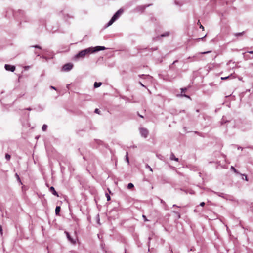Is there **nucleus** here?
<instances>
[{
  "label": "nucleus",
  "instance_id": "1",
  "mask_svg": "<svg viewBox=\"0 0 253 253\" xmlns=\"http://www.w3.org/2000/svg\"><path fill=\"white\" fill-rule=\"evenodd\" d=\"M106 48L104 46H97L95 47H89L80 51L75 56L76 58H84L86 55L104 50Z\"/></svg>",
  "mask_w": 253,
  "mask_h": 253
},
{
  "label": "nucleus",
  "instance_id": "2",
  "mask_svg": "<svg viewBox=\"0 0 253 253\" xmlns=\"http://www.w3.org/2000/svg\"><path fill=\"white\" fill-rule=\"evenodd\" d=\"M123 10L121 9L118 10L111 18L109 22L107 24L106 26H111L123 13Z\"/></svg>",
  "mask_w": 253,
  "mask_h": 253
},
{
  "label": "nucleus",
  "instance_id": "3",
  "mask_svg": "<svg viewBox=\"0 0 253 253\" xmlns=\"http://www.w3.org/2000/svg\"><path fill=\"white\" fill-rule=\"evenodd\" d=\"M73 67V64L71 63H67L63 66L62 71L64 72H68L70 71Z\"/></svg>",
  "mask_w": 253,
  "mask_h": 253
},
{
  "label": "nucleus",
  "instance_id": "4",
  "mask_svg": "<svg viewBox=\"0 0 253 253\" xmlns=\"http://www.w3.org/2000/svg\"><path fill=\"white\" fill-rule=\"evenodd\" d=\"M140 132L142 136L146 138L148 135V131L146 128H140Z\"/></svg>",
  "mask_w": 253,
  "mask_h": 253
},
{
  "label": "nucleus",
  "instance_id": "5",
  "mask_svg": "<svg viewBox=\"0 0 253 253\" xmlns=\"http://www.w3.org/2000/svg\"><path fill=\"white\" fill-rule=\"evenodd\" d=\"M151 5L152 4H147V5L139 6L137 7L136 10L138 12H141V13H142L145 10V9H146V7H148Z\"/></svg>",
  "mask_w": 253,
  "mask_h": 253
},
{
  "label": "nucleus",
  "instance_id": "6",
  "mask_svg": "<svg viewBox=\"0 0 253 253\" xmlns=\"http://www.w3.org/2000/svg\"><path fill=\"white\" fill-rule=\"evenodd\" d=\"M5 69L7 71H10L11 72L14 71L15 67L14 66H12L8 64H5L4 66Z\"/></svg>",
  "mask_w": 253,
  "mask_h": 253
},
{
  "label": "nucleus",
  "instance_id": "7",
  "mask_svg": "<svg viewBox=\"0 0 253 253\" xmlns=\"http://www.w3.org/2000/svg\"><path fill=\"white\" fill-rule=\"evenodd\" d=\"M245 34V31H243L242 32H239V33H233V35L236 37H240L243 36Z\"/></svg>",
  "mask_w": 253,
  "mask_h": 253
},
{
  "label": "nucleus",
  "instance_id": "8",
  "mask_svg": "<svg viewBox=\"0 0 253 253\" xmlns=\"http://www.w3.org/2000/svg\"><path fill=\"white\" fill-rule=\"evenodd\" d=\"M49 190L51 192H52V193L55 195V196H58V193L56 191L55 188L53 187V186H51L50 189H49Z\"/></svg>",
  "mask_w": 253,
  "mask_h": 253
},
{
  "label": "nucleus",
  "instance_id": "9",
  "mask_svg": "<svg viewBox=\"0 0 253 253\" xmlns=\"http://www.w3.org/2000/svg\"><path fill=\"white\" fill-rule=\"evenodd\" d=\"M170 159L171 160H174V161H177L178 162V158L175 157V156H174V154L171 153L170 156Z\"/></svg>",
  "mask_w": 253,
  "mask_h": 253
},
{
  "label": "nucleus",
  "instance_id": "10",
  "mask_svg": "<svg viewBox=\"0 0 253 253\" xmlns=\"http://www.w3.org/2000/svg\"><path fill=\"white\" fill-rule=\"evenodd\" d=\"M102 84V83L101 82H95L94 84V87L95 88H97L99 86H100Z\"/></svg>",
  "mask_w": 253,
  "mask_h": 253
},
{
  "label": "nucleus",
  "instance_id": "11",
  "mask_svg": "<svg viewBox=\"0 0 253 253\" xmlns=\"http://www.w3.org/2000/svg\"><path fill=\"white\" fill-rule=\"evenodd\" d=\"M60 206H56L55 209V213L56 215H58L59 214V212L60 211Z\"/></svg>",
  "mask_w": 253,
  "mask_h": 253
},
{
  "label": "nucleus",
  "instance_id": "12",
  "mask_svg": "<svg viewBox=\"0 0 253 253\" xmlns=\"http://www.w3.org/2000/svg\"><path fill=\"white\" fill-rule=\"evenodd\" d=\"M214 193L217 194L219 197H221L222 198H224V194L223 193H219V192H214Z\"/></svg>",
  "mask_w": 253,
  "mask_h": 253
},
{
  "label": "nucleus",
  "instance_id": "13",
  "mask_svg": "<svg viewBox=\"0 0 253 253\" xmlns=\"http://www.w3.org/2000/svg\"><path fill=\"white\" fill-rule=\"evenodd\" d=\"M133 187H134V185L132 183H129V184H128V185H127V188L128 189H132Z\"/></svg>",
  "mask_w": 253,
  "mask_h": 253
},
{
  "label": "nucleus",
  "instance_id": "14",
  "mask_svg": "<svg viewBox=\"0 0 253 253\" xmlns=\"http://www.w3.org/2000/svg\"><path fill=\"white\" fill-rule=\"evenodd\" d=\"M128 152H126V162L129 164V158H128Z\"/></svg>",
  "mask_w": 253,
  "mask_h": 253
},
{
  "label": "nucleus",
  "instance_id": "15",
  "mask_svg": "<svg viewBox=\"0 0 253 253\" xmlns=\"http://www.w3.org/2000/svg\"><path fill=\"white\" fill-rule=\"evenodd\" d=\"M169 35V32H166L164 34L161 35V37H167V36H168Z\"/></svg>",
  "mask_w": 253,
  "mask_h": 253
},
{
  "label": "nucleus",
  "instance_id": "16",
  "mask_svg": "<svg viewBox=\"0 0 253 253\" xmlns=\"http://www.w3.org/2000/svg\"><path fill=\"white\" fill-rule=\"evenodd\" d=\"M47 126L46 125H43L42 126V130L43 131H45L47 129Z\"/></svg>",
  "mask_w": 253,
  "mask_h": 253
},
{
  "label": "nucleus",
  "instance_id": "17",
  "mask_svg": "<svg viewBox=\"0 0 253 253\" xmlns=\"http://www.w3.org/2000/svg\"><path fill=\"white\" fill-rule=\"evenodd\" d=\"M10 158H11V156L9 154H5L6 159H7V160H9L10 159Z\"/></svg>",
  "mask_w": 253,
  "mask_h": 253
},
{
  "label": "nucleus",
  "instance_id": "18",
  "mask_svg": "<svg viewBox=\"0 0 253 253\" xmlns=\"http://www.w3.org/2000/svg\"><path fill=\"white\" fill-rule=\"evenodd\" d=\"M197 24L200 25V28L202 29L203 30H204V27L201 24L200 20H198Z\"/></svg>",
  "mask_w": 253,
  "mask_h": 253
},
{
  "label": "nucleus",
  "instance_id": "19",
  "mask_svg": "<svg viewBox=\"0 0 253 253\" xmlns=\"http://www.w3.org/2000/svg\"><path fill=\"white\" fill-rule=\"evenodd\" d=\"M31 47H34V48H38L39 49H42V47L38 45H34V46H31Z\"/></svg>",
  "mask_w": 253,
  "mask_h": 253
},
{
  "label": "nucleus",
  "instance_id": "20",
  "mask_svg": "<svg viewBox=\"0 0 253 253\" xmlns=\"http://www.w3.org/2000/svg\"><path fill=\"white\" fill-rule=\"evenodd\" d=\"M173 212L175 213L177 215V217L178 219L180 218V214L179 212L175 211H174Z\"/></svg>",
  "mask_w": 253,
  "mask_h": 253
},
{
  "label": "nucleus",
  "instance_id": "21",
  "mask_svg": "<svg viewBox=\"0 0 253 253\" xmlns=\"http://www.w3.org/2000/svg\"><path fill=\"white\" fill-rule=\"evenodd\" d=\"M231 169H232L234 171V172L237 173H238V172L237 171L236 169L234 167L231 166Z\"/></svg>",
  "mask_w": 253,
  "mask_h": 253
},
{
  "label": "nucleus",
  "instance_id": "22",
  "mask_svg": "<svg viewBox=\"0 0 253 253\" xmlns=\"http://www.w3.org/2000/svg\"><path fill=\"white\" fill-rule=\"evenodd\" d=\"M15 176H16V178L17 179V180L19 181L22 184L21 181L20 179V177H19V175H18L17 173L15 174Z\"/></svg>",
  "mask_w": 253,
  "mask_h": 253
},
{
  "label": "nucleus",
  "instance_id": "23",
  "mask_svg": "<svg viewBox=\"0 0 253 253\" xmlns=\"http://www.w3.org/2000/svg\"><path fill=\"white\" fill-rule=\"evenodd\" d=\"M106 198H107V200L108 201H110V196L109 195V194L106 193Z\"/></svg>",
  "mask_w": 253,
  "mask_h": 253
},
{
  "label": "nucleus",
  "instance_id": "24",
  "mask_svg": "<svg viewBox=\"0 0 253 253\" xmlns=\"http://www.w3.org/2000/svg\"><path fill=\"white\" fill-rule=\"evenodd\" d=\"M211 52V51H207V52H201L200 54H208V53H209Z\"/></svg>",
  "mask_w": 253,
  "mask_h": 253
},
{
  "label": "nucleus",
  "instance_id": "25",
  "mask_svg": "<svg viewBox=\"0 0 253 253\" xmlns=\"http://www.w3.org/2000/svg\"><path fill=\"white\" fill-rule=\"evenodd\" d=\"M146 168H148L151 171H153L152 169L148 165L146 166Z\"/></svg>",
  "mask_w": 253,
  "mask_h": 253
},
{
  "label": "nucleus",
  "instance_id": "26",
  "mask_svg": "<svg viewBox=\"0 0 253 253\" xmlns=\"http://www.w3.org/2000/svg\"><path fill=\"white\" fill-rule=\"evenodd\" d=\"M94 112L96 113L99 114L100 110L98 109H95Z\"/></svg>",
  "mask_w": 253,
  "mask_h": 253
},
{
  "label": "nucleus",
  "instance_id": "27",
  "mask_svg": "<svg viewBox=\"0 0 253 253\" xmlns=\"http://www.w3.org/2000/svg\"><path fill=\"white\" fill-rule=\"evenodd\" d=\"M142 217H143V218L144 219V220L145 221H148V220L147 219L146 217V216H145V215H143L142 216Z\"/></svg>",
  "mask_w": 253,
  "mask_h": 253
},
{
  "label": "nucleus",
  "instance_id": "28",
  "mask_svg": "<svg viewBox=\"0 0 253 253\" xmlns=\"http://www.w3.org/2000/svg\"><path fill=\"white\" fill-rule=\"evenodd\" d=\"M205 205V202H201V203L200 204V206H202V207H203Z\"/></svg>",
  "mask_w": 253,
  "mask_h": 253
},
{
  "label": "nucleus",
  "instance_id": "29",
  "mask_svg": "<svg viewBox=\"0 0 253 253\" xmlns=\"http://www.w3.org/2000/svg\"><path fill=\"white\" fill-rule=\"evenodd\" d=\"M0 234L2 235V226H1L0 227Z\"/></svg>",
  "mask_w": 253,
  "mask_h": 253
},
{
  "label": "nucleus",
  "instance_id": "30",
  "mask_svg": "<svg viewBox=\"0 0 253 253\" xmlns=\"http://www.w3.org/2000/svg\"><path fill=\"white\" fill-rule=\"evenodd\" d=\"M67 237H68V238L69 239V240L72 242V239L71 238V237H70L68 233H67Z\"/></svg>",
  "mask_w": 253,
  "mask_h": 253
},
{
  "label": "nucleus",
  "instance_id": "31",
  "mask_svg": "<svg viewBox=\"0 0 253 253\" xmlns=\"http://www.w3.org/2000/svg\"><path fill=\"white\" fill-rule=\"evenodd\" d=\"M229 76H227V77H222L221 79L222 80H225V79H227L228 78H229Z\"/></svg>",
  "mask_w": 253,
  "mask_h": 253
},
{
  "label": "nucleus",
  "instance_id": "32",
  "mask_svg": "<svg viewBox=\"0 0 253 253\" xmlns=\"http://www.w3.org/2000/svg\"><path fill=\"white\" fill-rule=\"evenodd\" d=\"M149 50H150L151 51H154V50H157V48H151V49H150Z\"/></svg>",
  "mask_w": 253,
  "mask_h": 253
},
{
  "label": "nucleus",
  "instance_id": "33",
  "mask_svg": "<svg viewBox=\"0 0 253 253\" xmlns=\"http://www.w3.org/2000/svg\"><path fill=\"white\" fill-rule=\"evenodd\" d=\"M50 87L51 89H54V90H56V88L54 86H50Z\"/></svg>",
  "mask_w": 253,
  "mask_h": 253
},
{
  "label": "nucleus",
  "instance_id": "34",
  "mask_svg": "<svg viewBox=\"0 0 253 253\" xmlns=\"http://www.w3.org/2000/svg\"><path fill=\"white\" fill-rule=\"evenodd\" d=\"M160 201L161 203L166 205V203L162 199H161Z\"/></svg>",
  "mask_w": 253,
  "mask_h": 253
},
{
  "label": "nucleus",
  "instance_id": "35",
  "mask_svg": "<svg viewBox=\"0 0 253 253\" xmlns=\"http://www.w3.org/2000/svg\"><path fill=\"white\" fill-rule=\"evenodd\" d=\"M35 54H36L38 56H40V54L37 51H35Z\"/></svg>",
  "mask_w": 253,
  "mask_h": 253
},
{
  "label": "nucleus",
  "instance_id": "36",
  "mask_svg": "<svg viewBox=\"0 0 253 253\" xmlns=\"http://www.w3.org/2000/svg\"><path fill=\"white\" fill-rule=\"evenodd\" d=\"M181 95L183 96L186 97L187 98H190L189 96H187V95H186L185 94H181Z\"/></svg>",
  "mask_w": 253,
  "mask_h": 253
},
{
  "label": "nucleus",
  "instance_id": "37",
  "mask_svg": "<svg viewBox=\"0 0 253 253\" xmlns=\"http://www.w3.org/2000/svg\"><path fill=\"white\" fill-rule=\"evenodd\" d=\"M247 53H249L250 54H253V51H248Z\"/></svg>",
  "mask_w": 253,
  "mask_h": 253
},
{
  "label": "nucleus",
  "instance_id": "38",
  "mask_svg": "<svg viewBox=\"0 0 253 253\" xmlns=\"http://www.w3.org/2000/svg\"><path fill=\"white\" fill-rule=\"evenodd\" d=\"M244 175L245 176V180H246V181H248V178H247V175Z\"/></svg>",
  "mask_w": 253,
  "mask_h": 253
},
{
  "label": "nucleus",
  "instance_id": "39",
  "mask_svg": "<svg viewBox=\"0 0 253 253\" xmlns=\"http://www.w3.org/2000/svg\"><path fill=\"white\" fill-rule=\"evenodd\" d=\"M186 89L185 88V89H183V88H181V92L182 93L183 91H184Z\"/></svg>",
  "mask_w": 253,
  "mask_h": 253
},
{
  "label": "nucleus",
  "instance_id": "40",
  "mask_svg": "<svg viewBox=\"0 0 253 253\" xmlns=\"http://www.w3.org/2000/svg\"><path fill=\"white\" fill-rule=\"evenodd\" d=\"M139 84H140L141 86H143V87H145V86L142 84V83L139 82Z\"/></svg>",
  "mask_w": 253,
  "mask_h": 253
},
{
  "label": "nucleus",
  "instance_id": "41",
  "mask_svg": "<svg viewBox=\"0 0 253 253\" xmlns=\"http://www.w3.org/2000/svg\"><path fill=\"white\" fill-rule=\"evenodd\" d=\"M40 58H43V59H45L46 58V57L45 56H40Z\"/></svg>",
  "mask_w": 253,
  "mask_h": 253
},
{
  "label": "nucleus",
  "instance_id": "42",
  "mask_svg": "<svg viewBox=\"0 0 253 253\" xmlns=\"http://www.w3.org/2000/svg\"><path fill=\"white\" fill-rule=\"evenodd\" d=\"M143 76H145V75H144V74L140 75H139V77H141V78L142 77H143Z\"/></svg>",
  "mask_w": 253,
  "mask_h": 253
},
{
  "label": "nucleus",
  "instance_id": "43",
  "mask_svg": "<svg viewBox=\"0 0 253 253\" xmlns=\"http://www.w3.org/2000/svg\"><path fill=\"white\" fill-rule=\"evenodd\" d=\"M206 35L204 36V37L201 38H199V39H201V40H203L205 37H206Z\"/></svg>",
  "mask_w": 253,
  "mask_h": 253
},
{
  "label": "nucleus",
  "instance_id": "44",
  "mask_svg": "<svg viewBox=\"0 0 253 253\" xmlns=\"http://www.w3.org/2000/svg\"><path fill=\"white\" fill-rule=\"evenodd\" d=\"M173 207H179V206H177V205H175V204H174V205H173Z\"/></svg>",
  "mask_w": 253,
  "mask_h": 253
},
{
  "label": "nucleus",
  "instance_id": "45",
  "mask_svg": "<svg viewBox=\"0 0 253 253\" xmlns=\"http://www.w3.org/2000/svg\"><path fill=\"white\" fill-rule=\"evenodd\" d=\"M177 62V60H175V61H174L173 62L172 64H175V63H176V62Z\"/></svg>",
  "mask_w": 253,
  "mask_h": 253
},
{
  "label": "nucleus",
  "instance_id": "46",
  "mask_svg": "<svg viewBox=\"0 0 253 253\" xmlns=\"http://www.w3.org/2000/svg\"><path fill=\"white\" fill-rule=\"evenodd\" d=\"M26 109H27V110H31V108H30V107H29V108H27Z\"/></svg>",
  "mask_w": 253,
  "mask_h": 253
},
{
  "label": "nucleus",
  "instance_id": "47",
  "mask_svg": "<svg viewBox=\"0 0 253 253\" xmlns=\"http://www.w3.org/2000/svg\"><path fill=\"white\" fill-rule=\"evenodd\" d=\"M139 116L140 117H141V118H143V116H142V115H139Z\"/></svg>",
  "mask_w": 253,
  "mask_h": 253
},
{
  "label": "nucleus",
  "instance_id": "48",
  "mask_svg": "<svg viewBox=\"0 0 253 253\" xmlns=\"http://www.w3.org/2000/svg\"><path fill=\"white\" fill-rule=\"evenodd\" d=\"M19 12H23V11H22L21 10H20Z\"/></svg>",
  "mask_w": 253,
  "mask_h": 253
},
{
  "label": "nucleus",
  "instance_id": "49",
  "mask_svg": "<svg viewBox=\"0 0 253 253\" xmlns=\"http://www.w3.org/2000/svg\"><path fill=\"white\" fill-rule=\"evenodd\" d=\"M1 226L0 225V227H1Z\"/></svg>",
  "mask_w": 253,
  "mask_h": 253
}]
</instances>
